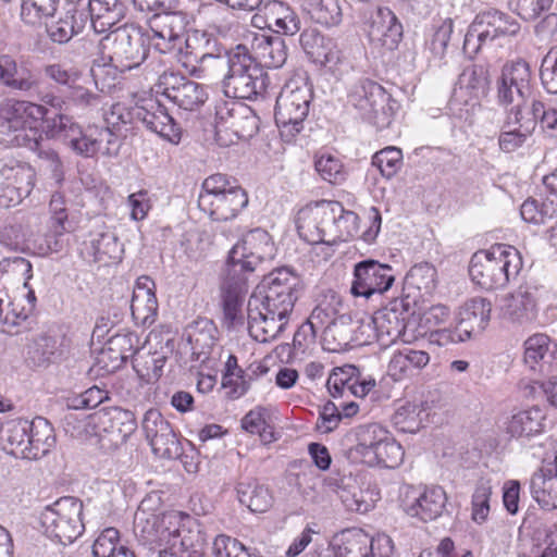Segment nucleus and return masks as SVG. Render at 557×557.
<instances>
[{"mask_svg": "<svg viewBox=\"0 0 557 557\" xmlns=\"http://www.w3.org/2000/svg\"><path fill=\"white\" fill-rule=\"evenodd\" d=\"M367 32L371 41L393 50L401 38L403 26L388 8L379 7L370 16Z\"/></svg>", "mask_w": 557, "mask_h": 557, "instance_id": "24", "label": "nucleus"}, {"mask_svg": "<svg viewBox=\"0 0 557 557\" xmlns=\"http://www.w3.org/2000/svg\"><path fill=\"white\" fill-rule=\"evenodd\" d=\"M87 23L86 10L72 4L57 20L46 24V32L53 42L63 45L82 33Z\"/></svg>", "mask_w": 557, "mask_h": 557, "instance_id": "27", "label": "nucleus"}, {"mask_svg": "<svg viewBox=\"0 0 557 557\" xmlns=\"http://www.w3.org/2000/svg\"><path fill=\"white\" fill-rule=\"evenodd\" d=\"M311 98V88L302 77H294L282 87L276 97L274 117L285 141L293 140L302 131Z\"/></svg>", "mask_w": 557, "mask_h": 557, "instance_id": "7", "label": "nucleus"}, {"mask_svg": "<svg viewBox=\"0 0 557 557\" xmlns=\"http://www.w3.org/2000/svg\"><path fill=\"white\" fill-rule=\"evenodd\" d=\"M492 495V485L487 480H480L472 494V520L476 523H483L490 513V499Z\"/></svg>", "mask_w": 557, "mask_h": 557, "instance_id": "63", "label": "nucleus"}, {"mask_svg": "<svg viewBox=\"0 0 557 557\" xmlns=\"http://www.w3.org/2000/svg\"><path fill=\"white\" fill-rule=\"evenodd\" d=\"M522 267L519 251L507 245H495L490 250L475 252L470 261L472 282L484 289L504 287Z\"/></svg>", "mask_w": 557, "mask_h": 557, "instance_id": "5", "label": "nucleus"}, {"mask_svg": "<svg viewBox=\"0 0 557 557\" xmlns=\"http://www.w3.org/2000/svg\"><path fill=\"white\" fill-rule=\"evenodd\" d=\"M156 87L157 94L163 95L186 111L200 108L208 99V94L201 84L174 72H164L160 75Z\"/></svg>", "mask_w": 557, "mask_h": 557, "instance_id": "17", "label": "nucleus"}, {"mask_svg": "<svg viewBox=\"0 0 557 557\" xmlns=\"http://www.w3.org/2000/svg\"><path fill=\"white\" fill-rule=\"evenodd\" d=\"M94 557H136L125 544L121 542L120 532L115 528L104 529L92 545Z\"/></svg>", "mask_w": 557, "mask_h": 557, "instance_id": "51", "label": "nucleus"}, {"mask_svg": "<svg viewBox=\"0 0 557 557\" xmlns=\"http://www.w3.org/2000/svg\"><path fill=\"white\" fill-rule=\"evenodd\" d=\"M146 500H143L139 505L135 517H134V529L136 534L140 535L145 541H154L156 539L160 541L162 535V531H171L169 528H164V523L166 519H171V516H164L161 520V524L157 527L158 518L153 513L146 512Z\"/></svg>", "mask_w": 557, "mask_h": 557, "instance_id": "55", "label": "nucleus"}, {"mask_svg": "<svg viewBox=\"0 0 557 557\" xmlns=\"http://www.w3.org/2000/svg\"><path fill=\"white\" fill-rule=\"evenodd\" d=\"M447 495L438 485L426 486L422 493L407 507L409 516L426 522L438 518L446 506Z\"/></svg>", "mask_w": 557, "mask_h": 557, "instance_id": "30", "label": "nucleus"}, {"mask_svg": "<svg viewBox=\"0 0 557 557\" xmlns=\"http://www.w3.org/2000/svg\"><path fill=\"white\" fill-rule=\"evenodd\" d=\"M429 362L430 356L426 351L405 347L393 354L387 373L394 381H401L423 369Z\"/></svg>", "mask_w": 557, "mask_h": 557, "instance_id": "31", "label": "nucleus"}, {"mask_svg": "<svg viewBox=\"0 0 557 557\" xmlns=\"http://www.w3.org/2000/svg\"><path fill=\"white\" fill-rule=\"evenodd\" d=\"M83 502L74 496H63L48 505L40 515L41 525L50 539L63 545L76 541L85 531Z\"/></svg>", "mask_w": 557, "mask_h": 557, "instance_id": "10", "label": "nucleus"}, {"mask_svg": "<svg viewBox=\"0 0 557 557\" xmlns=\"http://www.w3.org/2000/svg\"><path fill=\"white\" fill-rule=\"evenodd\" d=\"M492 302L483 297H473L467 300L459 309L457 323L462 335L471 338L482 333L490 323Z\"/></svg>", "mask_w": 557, "mask_h": 557, "instance_id": "26", "label": "nucleus"}, {"mask_svg": "<svg viewBox=\"0 0 557 557\" xmlns=\"http://www.w3.org/2000/svg\"><path fill=\"white\" fill-rule=\"evenodd\" d=\"M423 410L419 405L405 403L392 416L393 425L403 433H416L422 425Z\"/></svg>", "mask_w": 557, "mask_h": 557, "instance_id": "57", "label": "nucleus"}, {"mask_svg": "<svg viewBox=\"0 0 557 557\" xmlns=\"http://www.w3.org/2000/svg\"><path fill=\"white\" fill-rule=\"evenodd\" d=\"M48 120L49 110L42 104L8 101L0 110V144L38 149L42 134L37 123L44 121L48 127Z\"/></svg>", "mask_w": 557, "mask_h": 557, "instance_id": "3", "label": "nucleus"}, {"mask_svg": "<svg viewBox=\"0 0 557 557\" xmlns=\"http://www.w3.org/2000/svg\"><path fill=\"white\" fill-rule=\"evenodd\" d=\"M490 71L482 64L467 66L458 79L454 91L450 109L454 114L465 121H472L475 111L481 108V100L490 90Z\"/></svg>", "mask_w": 557, "mask_h": 557, "instance_id": "11", "label": "nucleus"}, {"mask_svg": "<svg viewBox=\"0 0 557 557\" xmlns=\"http://www.w3.org/2000/svg\"><path fill=\"white\" fill-rule=\"evenodd\" d=\"M339 305L341 302L334 297L331 300L321 301L312 310L307 322L312 325L318 333H322L329 324L331 325V323L337 320L341 315L338 310Z\"/></svg>", "mask_w": 557, "mask_h": 557, "instance_id": "62", "label": "nucleus"}, {"mask_svg": "<svg viewBox=\"0 0 557 557\" xmlns=\"http://www.w3.org/2000/svg\"><path fill=\"white\" fill-rule=\"evenodd\" d=\"M237 498L252 512H265L273 505L270 490L255 479L242 480L236 485Z\"/></svg>", "mask_w": 557, "mask_h": 557, "instance_id": "38", "label": "nucleus"}, {"mask_svg": "<svg viewBox=\"0 0 557 557\" xmlns=\"http://www.w3.org/2000/svg\"><path fill=\"white\" fill-rule=\"evenodd\" d=\"M376 458L372 459L370 467L397 468L401 465L405 451L399 443L389 436L386 430V438H382L375 453Z\"/></svg>", "mask_w": 557, "mask_h": 557, "instance_id": "56", "label": "nucleus"}, {"mask_svg": "<svg viewBox=\"0 0 557 557\" xmlns=\"http://www.w3.org/2000/svg\"><path fill=\"white\" fill-rule=\"evenodd\" d=\"M190 47V55L200 64L214 62L215 66L225 67L226 54L230 53L219 45L216 38L207 33H195L190 39H186Z\"/></svg>", "mask_w": 557, "mask_h": 557, "instance_id": "33", "label": "nucleus"}, {"mask_svg": "<svg viewBox=\"0 0 557 557\" xmlns=\"http://www.w3.org/2000/svg\"><path fill=\"white\" fill-rule=\"evenodd\" d=\"M38 220L35 215L8 220L0 228V243L13 250H30Z\"/></svg>", "mask_w": 557, "mask_h": 557, "instance_id": "28", "label": "nucleus"}, {"mask_svg": "<svg viewBox=\"0 0 557 557\" xmlns=\"http://www.w3.org/2000/svg\"><path fill=\"white\" fill-rule=\"evenodd\" d=\"M5 293L0 290V321L3 324L18 326L30 323L34 315L33 304H22L21 300H5Z\"/></svg>", "mask_w": 557, "mask_h": 557, "instance_id": "53", "label": "nucleus"}, {"mask_svg": "<svg viewBox=\"0 0 557 557\" xmlns=\"http://www.w3.org/2000/svg\"><path fill=\"white\" fill-rule=\"evenodd\" d=\"M496 22L497 10L479 13L466 34L463 48L478 52L482 45L497 39Z\"/></svg>", "mask_w": 557, "mask_h": 557, "instance_id": "34", "label": "nucleus"}, {"mask_svg": "<svg viewBox=\"0 0 557 557\" xmlns=\"http://www.w3.org/2000/svg\"><path fill=\"white\" fill-rule=\"evenodd\" d=\"M212 550L214 557H261L257 554H251L236 539L223 534L215 537Z\"/></svg>", "mask_w": 557, "mask_h": 557, "instance_id": "64", "label": "nucleus"}, {"mask_svg": "<svg viewBox=\"0 0 557 557\" xmlns=\"http://www.w3.org/2000/svg\"><path fill=\"white\" fill-rule=\"evenodd\" d=\"M125 12V4L121 0H89L86 11L90 27L97 34L110 30L124 18Z\"/></svg>", "mask_w": 557, "mask_h": 557, "instance_id": "29", "label": "nucleus"}, {"mask_svg": "<svg viewBox=\"0 0 557 557\" xmlns=\"http://www.w3.org/2000/svg\"><path fill=\"white\" fill-rule=\"evenodd\" d=\"M372 165L376 166L385 178L394 177L403 166L401 149L389 146L377 151L372 158Z\"/></svg>", "mask_w": 557, "mask_h": 557, "instance_id": "60", "label": "nucleus"}, {"mask_svg": "<svg viewBox=\"0 0 557 557\" xmlns=\"http://www.w3.org/2000/svg\"><path fill=\"white\" fill-rule=\"evenodd\" d=\"M154 283L148 276L137 278L133 289L131 311L134 321L141 326H150L158 315V300L153 292Z\"/></svg>", "mask_w": 557, "mask_h": 557, "instance_id": "25", "label": "nucleus"}, {"mask_svg": "<svg viewBox=\"0 0 557 557\" xmlns=\"http://www.w3.org/2000/svg\"><path fill=\"white\" fill-rule=\"evenodd\" d=\"M29 425L26 459H40L55 445L54 430L51 423L42 417L29 420Z\"/></svg>", "mask_w": 557, "mask_h": 557, "instance_id": "32", "label": "nucleus"}, {"mask_svg": "<svg viewBox=\"0 0 557 557\" xmlns=\"http://www.w3.org/2000/svg\"><path fill=\"white\" fill-rule=\"evenodd\" d=\"M302 8L313 22L325 27L337 26L343 20L341 0H304Z\"/></svg>", "mask_w": 557, "mask_h": 557, "instance_id": "45", "label": "nucleus"}, {"mask_svg": "<svg viewBox=\"0 0 557 557\" xmlns=\"http://www.w3.org/2000/svg\"><path fill=\"white\" fill-rule=\"evenodd\" d=\"M532 72L530 64L518 59L503 65L495 82V100L507 109L515 102H524L531 91Z\"/></svg>", "mask_w": 557, "mask_h": 557, "instance_id": "14", "label": "nucleus"}, {"mask_svg": "<svg viewBox=\"0 0 557 557\" xmlns=\"http://www.w3.org/2000/svg\"><path fill=\"white\" fill-rule=\"evenodd\" d=\"M89 425L95 435H108L113 444L124 443L137 428L134 412L120 407L98 410L90 417Z\"/></svg>", "mask_w": 557, "mask_h": 557, "instance_id": "20", "label": "nucleus"}, {"mask_svg": "<svg viewBox=\"0 0 557 557\" xmlns=\"http://www.w3.org/2000/svg\"><path fill=\"white\" fill-rule=\"evenodd\" d=\"M314 169L321 178L330 184L339 185L347 178V171L341 158L329 152L315 156Z\"/></svg>", "mask_w": 557, "mask_h": 557, "instance_id": "54", "label": "nucleus"}, {"mask_svg": "<svg viewBox=\"0 0 557 557\" xmlns=\"http://www.w3.org/2000/svg\"><path fill=\"white\" fill-rule=\"evenodd\" d=\"M174 350V338L170 332L152 331L146 345L133 359V368L146 383H156L163 374V368Z\"/></svg>", "mask_w": 557, "mask_h": 557, "instance_id": "12", "label": "nucleus"}, {"mask_svg": "<svg viewBox=\"0 0 557 557\" xmlns=\"http://www.w3.org/2000/svg\"><path fill=\"white\" fill-rule=\"evenodd\" d=\"M29 420L14 419L1 425L0 444L9 454L26 459Z\"/></svg>", "mask_w": 557, "mask_h": 557, "instance_id": "37", "label": "nucleus"}, {"mask_svg": "<svg viewBox=\"0 0 557 557\" xmlns=\"http://www.w3.org/2000/svg\"><path fill=\"white\" fill-rule=\"evenodd\" d=\"M0 82L11 89L21 91H28L35 86L30 72L18 66L16 61L7 54L0 57Z\"/></svg>", "mask_w": 557, "mask_h": 557, "instance_id": "47", "label": "nucleus"}, {"mask_svg": "<svg viewBox=\"0 0 557 557\" xmlns=\"http://www.w3.org/2000/svg\"><path fill=\"white\" fill-rule=\"evenodd\" d=\"M218 333V329L211 320L198 319L190 325V343L200 352H206L215 345Z\"/></svg>", "mask_w": 557, "mask_h": 557, "instance_id": "58", "label": "nucleus"}, {"mask_svg": "<svg viewBox=\"0 0 557 557\" xmlns=\"http://www.w3.org/2000/svg\"><path fill=\"white\" fill-rule=\"evenodd\" d=\"M550 338L542 333L530 336L524 342V364L534 372L545 373L549 368Z\"/></svg>", "mask_w": 557, "mask_h": 557, "instance_id": "41", "label": "nucleus"}, {"mask_svg": "<svg viewBox=\"0 0 557 557\" xmlns=\"http://www.w3.org/2000/svg\"><path fill=\"white\" fill-rule=\"evenodd\" d=\"M256 59L267 67H282L287 60V46L280 35H258L253 38Z\"/></svg>", "mask_w": 557, "mask_h": 557, "instance_id": "35", "label": "nucleus"}, {"mask_svg": "<svg viewBox=\"0 0 557 557\" xmlns=\"http://www.w3.org/2000/svg\"><path fill=\"white\" fill-rule=\"evenodd\" d=\"M188 16L182 11L165 10L156 13L149 22V42L161 53L181 50L184 41Z\"/></svg>", "mask_w": 557, "mask_h": 557, "instance_id": "15", "label": "nucleus"}, {"mask_svg": "<svg viewBox=\"0 0 557 557\" xmlns=\"http://www.w3.org/2000/svg\"><path fill=\"white\" fill-rule=\"evenodd\" d=\"M108 344L109 350L116 351L119 354L117 358H120L122 362H126L129 358L134 359L136 354L141 349L139 336L131 331L111 336Z\"/></svg>", "mask_w": 557, "mask_h": 557, "instance_id": "61", "label": "nucleus"}, {"mask_svg": "<svg viewBox=\"0 0 557 557\" xmlns=\"http://www.w3.org/2000/svg\"><path fill=\"white\" fill-rule=\"evenodd\" d=\"M413 314L409 295L391 300L385 307L375 311L371 325L381 347H388L405 335L409 318Z\"/></svg>", "mask_w": 557, "mask_h": 557, "instance_id": "13", "label": "nucleus"}, {"mask_svg": "<svg viewBox=\"0 0 557 557\" xmlns=\"http://www.w3.org/2000/svg\"><path fill=\"white\" fill-rule=\"evenodd\" d=\"M275 255L270 234L260 227L247 232L228 252L226 273L221 283L224 319L234 325L242 318V306L248 292L247 273H252Z\"/></svg>", "mask_w": 557, "mask_h": 557, "instance_id": "2", "label": "nucleus"}, {"mask_svg": "<svg viewBox=\"0 0 557 557\" xmlns=\"http://www.w3.org/2000/svg\"><path fill=\"white\" fill-rule=\"evenodd\" d=\"M388 536L369 539L363 533H355L344 543L345 557H387L392 550Z\"/></svg>", "mask_w": 557, "mask_h": 557, "instance_id": "39", "label": "nucleus"}, {"mask_svg": "<svg viewBox=\"0 0 557 557\" xmlns=\"http://www.w3.org/2000/svg\"><path fill=\"white\" fill-rule=\"evenodd\" d=\"M546 294L544 287L524 284L505 299L504 313L512 322H532L537 314V305Z\"/></svg>", "mask_w": 557, "mask_h": 557, "instance_id": "23", "label": "nucleus"}, {"mask_svg": "<svg viewBox=\"0 0 557 557\" xmlns=\"http://www.w3.org/2000/svg\"><path fill=\"white\" fill-rule=\"evenodd\" d=\"M301 292L298 275L287 268L263 277L248 300V330L260 343L275 339L285 329Z\"/></svg>", "mask_w": 557, "mask_h": 557, "instance_id": "1", "label": "nucleus"}, {"mask_svg": "<svg viewBox=\"0 0 557 557\" xmlns=\"http://www.w3.org/2000/svg\"><path fill=\"white\" fill-rule=\"evenodd\" d=\"M535 129V120H527L521 128L504 127L498 137V145L504 152H512L522 147Z\"/></svg>", "mask_w": 557, "mask_h": 557, "instance_id": "59", "label": "nucleus"}, {"mask_svg": "<svg viewBox=\"0 0 557 557\" xmlns=\"http://www.w3.org/2000/svg\"><path fill=\"white\" fill-rule=\"evenodd\" d=\"M395 281L393 268L373 259L358 262L354 269L351 293L370 298L374 294L388 290Z\"/></svg>", "mask_w": 557, "mask_h": 557, "instance_id": "19", "label": "nucleus"}, {"mask_svg": "<svg viewBox=\"0 0 557 557\" xmlns=\"http://www.w3.org/2000/svg\"><path fill=\"white\" fill-rule=\"evenodd\" d=\"M337 211L334 214V221L329 230L330 245L338 242H347L354 238L359 232V216L349 210H345L343 205L337 201Z\"/></svg>", "mask_w": 557, "mask_h": 557, "instance_id": "50", "label": "nucleus"}, {"mask_svg": "<svg viewBox=\"0 0 557 557\" xmlns=\"http://www.w3.org/2000/svg\"><path fill=\"white\" fill-rule=\"evenodd\" d=\"M0 177L4 186L16 187L21 193L29 196L35 186L36 172L27 163L12 161L0 169Z\"/></svg>", "mask_w": 557, "mask_h": 557, "instance_id": "48", "label": "nucleus"}, {"mask_svg": "<svg viewBox=\"0 0 557 557\" xmlns=\"http://www.w3.org/2000/svg\"><path fill=\"white\" fill-rule=\"evenodd\" d=\"M101 49L120 71L139 66L148 55L149 34L133 25L117 27L101 39Z\"/></svg>", "mask_w": 557, "mask_h": 557, "instance_id": "8", "label": "nucleus"}, {"mask_svg": "<svg viewBox=\"0 0 557 557\" xmlns=\"http://www.w3.org/2000/svg\"><path fill=\"white\" fill-rule=\"evenodd\" d=\"M405 285L420 292L421 297L432 295L437 285L436 269L428 262L414 264L405 277Z\"/></svg>", "mask_w": 557, "mask_h": 557, "instance_id": "52", "label": "nucleus"}, {"mask_svg": "<svg viewBox=\"0 0 557 557\" xmlns=\"http://www.w3.org/2000/svg\"><path fill=\"white\" fill-rule=\"evenodd\" d=\"M48 133L52 137H59L77 154L92 158L99 153V146L95 135V126L84 132L72 117L65 114L49 116Z\"/></svg>", "mask_w": 557, "mask_h": 557, "instance_id": "18", "label": "nucleus"}, {"mask_svg": "<svg viewBox=\"0 0 557 557\" xmlns=\"http://www.w3.org/2000/svg\"><path fill=\"white\" fill-rule=\"evenodd\" d=\"M352 331L350 317L341 314L337 320L323 330L321 334L322 348L331 352L345 350L352 338Z\"/></svg>", "mask_w": 557, "mask_h": 557, "instance_id": "42", "label": "nucleus"}, {"mask_svg": "<svg viewBox=\"0 0 557 557\" xmlns=\"http://www.w3.org/2000/svg\"><path fill=\"white\" fill-rule=\"evenodd\" d=\"M382 438H386V429L381 424L359 425L346 435L344 454L350 462L370 466Z\"/></svg>", "mask_w": 557, "mask_h": 557, "instance_id": "21", "label": "nucleus"}, {"mask_svg": "<svg viewBox=\"0 0 557 557\" xmlns=\"http://www.w3.org/2000/svg\"><path fill=\"white\" fill-rule=\"evenodd\" d=\"M248 205L247 193L225 174L208 176L198 197L200 210L214 221H228Z\"/></svg>", "mask_w": 557, "mask_h": 557, "instance_id": "6", "label": "nucleus"}, {"mask_svg": "<svg viewBox=\"0 0 557 557\" xmlns=\"http://www.w3.org/2000/svg\"><path fill=\"white\" fill-rule=\"evenodd\" d=\"M337 201H320L299 210L297 231L299 236L311 245H330L329 230L337 211Z\"/></svg>", "mask_w": 557, "mask_h": 557, "instance_id": "16", "label": "nucleus"}, {"mask_svg": "<svg viewBox=\"0 0 557 557\" xmlns=\"http://www.w3.org/2000/svg\"><path fill=\"white\" fill-rule=\"evenodd\" d=\"M225 66L223 91L226 97L253 100L265 96L269 77L245 46L238 45L226 54Z\"/></svg>", "mask_w": 557, "mask_h": 557, "instance_id": "4", "label": "nucleus"}, {"mask_svg": "<svg viewBox=\"0 0 557 557\" xmlns=\"http://www.w3.org/2000/svg\"><path fill=\"white\" fill-rule=\"evenodd\" d=\"M348 102L360 112L362 119L377 128L391 125L399 106L376 82L369 78L358 79L348 91Z\"/></svg>", "mask_w": 557, "mask_h": 557, "instance_id": "9", "label": "nucleus"}, {"mask_svg": "<svg viewBox=\"0 0 557 557\" xmlns=\"http://www.w3.org/2000/svg\"><path fill=\"white\" fill-rule=\"evenodd\" d=\"M334 481L335 492L348 510L366 513L373 507L372 499L368 497L369 493L358 485L356 479L344 476Z\"/></svg>", "mask_w": 557, "mask_h": 557, "instance_id": "40", "label": "nucleus"}, {"mask_svg": "<svg viewBox=\"0 0 557 557\" xmlns=\"http://www.w3.org/2000/svg\"><path fill=\"white\" fill-rule=\"evenodd\" d=\"M59 355L58 338L48 334L35 337L25 349V360L33 367L48 366Z\"/></svg>", "mask_w": 557, "mask_h": 557, "instance_id": "44", "label": "nucleus"}, {"mask_svg": "<svg viewBox=\"0 0 557 557\" xmlns=\"http://www.w3.org/2000/svg\"><path fill=\"white\" fill-rule=\"evenodd\" d=\"M84 251L92 261L107 263L109 260H119L122 248L113 233L101 232L84 243Z\"/></svg>", "mask_w": 557, "mask_h": 557, "instance_id": "43", "label": "nucleus"}, {"mask_svg": "<svg viewBox=\"0 0 557 557\" xmlns=\"http://www.w3.org/2000/svg\"><path fill=\"white\" fill-rule=\"evenodd\" d=\"M269 25L276 28V33L293 36L300 29V20L294 10L282 1L267 4Z\"/></svg>", "mask_w": 557, "mask_h": 557, "instance_id": "49", "label": "nucleus"}, {"mask_svg": "<svg viewBox=\"0 0 557 557\" xmlns=\"http://www.w3.org/2000/svg\"><path fill=\"white\" fill-rule=\"evenodd\" d=\"M138 123L158 134L171 144L177 145L182 138V129L174 122L168 110L157 99H144L135 106L133 113Z\"/></svg>", "mask_w": 557, "mask_h": 557, "instance_id": "22", "label": "nucleus"}, {"mask_svg": "<svg viewBox=\"0 0 557 557\" xmlns=\"http://www.w3.org/2000/svg\"><path fill=\"white\" fill-rule=\"evenodd\" d=\"M546 416L540 407L521 410L515 413L508 422L507 431L512 436H530L541 433Z\"/></svg>", "mask_w": 557, "mask_h": 557, "instance_id": "46", "label": "nucleus"}, {"mask_svg": "<svg viewBox=\"0 0 557 557\" xmlns=\"http://www.w3.org/2000/svg\"><path fill=\"white\" fill-rule=\"evenodd\" d=\"M530 492L542 509L557 508V475L544 466L531 476Z\"/></svg>", "mask_w": 557, "mask_h": 557, "instance_id": "36", "label": "nucleus"}]
</instances>
